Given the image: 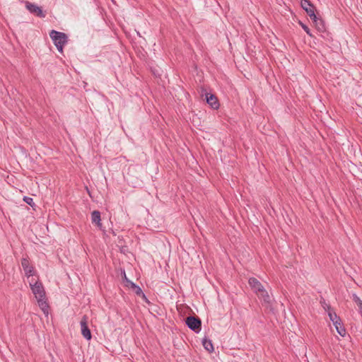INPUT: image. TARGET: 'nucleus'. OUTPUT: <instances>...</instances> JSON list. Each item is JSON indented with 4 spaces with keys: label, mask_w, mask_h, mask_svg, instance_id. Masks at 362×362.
Listing matches in <instances>:
<instances>
[{
    "label": "nucleus",
    "mask_w": 362,
    "mask_h": 362,
    "mask_svg": "<svg viewBox=\"0 0 362 362\" xmlns=\"http://www.w3.org/2000/svg\"><path fill=\"white\" fill-rule=\"evenodd\" d=\"M248 284L263 303L267 305H269L271 304V297L260 281H259L256 278L252 277L249 279Z\"/></svg>",
    "instance_id": "nucleus-1"
},
{
    "label": "nucleus",
    "mask_w": 362,
    "mask_h": 362,
    "mask_svg": "<svg viewBox=\"0 0 362 362\" xmlns=\"http://www.w3.org/2000/svg\"><path fill=\"white\" fill-rule=\"evenodd\" d=\"M49 36L58 51L62 52L63 47L67 42V35L64 33L52 30L49 33Z\"/></svg>",
    "instance_id": "nucleus-2"
},
{
    "label": "nucleus",
    "mask_w": 362,
    "mask_h": 362,
    "mask_svg": "<svg viewBox=\"0 0 362 362\" xmlns=\"http://www.w3.org/2000/svg\"><path fill=\"white\" fill-rule=\"evenodd\" d=\"M29 284L36 299L45 297V291L41 282L31 278L29 280Z\"/></svg>",
    "instance_id": "nucleus-3"
},
{
    "label": "nucleus",
    "mask_w": 362,
    "mask_h": 362,
    "mask_svg": "<svg viewBox=\"0 0 362 362\" xmlns=\"http://www.w3.org/2000/svg\"><path fill=\"white\" fill-rule=\"evenodd\" d=\"M201 96L203 98L205 96V100L209 105L214 110H217L219 107V102L216 96L214 94L209 93L204 88H201Z\"/></svg>",
    "instance_id": "nucleus-4"
},
{
    "label": "nucleus",
    "mask_w": 362,
    "mask_h": 362,
    "mask_svg": "<svg viewBox=\"0 0 362 362\" xmlns=\"http://www.w3.org/2000/svg\"><path fill=\"white\" fill-rule=\"evenodd\" d=\"M185 322L188 327L194 332H199L201 330L202 322L199 317L189 316L186 318Z\"/></svg>",
    "instance_id": "nucleus-5"
},
{
    "label": "nucleus",
    "mask_w": 362,
    "mask_h": 362,
    "mask_svg": "<svg viewBox=\"0 0 362 362\" xmlns=\"http://www.w3.org/2000/svg\"><path fill=\"white\" fill-rule=\"evenodd\" d=\"M24 4L25 8L30 11V13L40 18H44L45 16V14L42 11L41 7L38 6L35 4L31 3L28 1H25Z\"/></svg>",
    "instance_id": "nucleus-6"
},
{
    "label": "nucleus",
    "mask_w": 362,
    "mask_h": 362,
    "mask_svg": "<svg viewBox=\"0 0 362 362\" xmlns=\"http://www.w3.org/2000/svg\"><path fill=\"white\" fill-rule=\"evenodd\" d=\"M21 265L25 272V276L28 279L30 277L33 278V276L35 275V271L34 267L30 264V262L28 257L22 258Z\"/></svg>",
    "instance_id": "nucleus-7"
},
{
    "label": "nucleus",
    "mask_w": 362,
    "mask_h": 362,
    "mask_svg": "<svg viewBox=\"0 0 362 362\" xmlns=\"http://www.w3.org/2000/svg\"><path fill=\"white\" fill-rule=\"evenodd\" d=\"M301 7L306 11L310 19L316 18L315 8L308 0H301Z\"/></svg>",
    "instance_id": "nucleus-8"
},
{
    "label": "nucleus",
    "mask_w": 362,
    "mask_h": 362,
    "mask_svg": "<svg viewBox=\"0 0 362 362\" xmlns=\"http://www.w3.org/2000/svg\"><path fill=\"white\" fill-rule=\"evenodd\" d=\"M88 317L86 315H83L81 320L80 325L83 337L85 339L90 340L92 336L90 330L88 327Z\"/></svg>",
    "instance_id": "nucleus-9"
},
{
    "label": "nucleus",
    "mask_w": 362,
    "mask_h": 362,
    "mask_svg": "<svg viewBox=\"0 0 362 362\" xmlns=\"http://www.w3.org/2000/svg\"><path fill=\"white\" fill-rule=\"evenodd\" d=\"M327 307L329 320L333 322L334 325H339V322H341L340 317L336 314L330 305H327Z\"/></svg>",
    "instance_id": "nucleus-10"
},
{
    "label": "nucleus",
    "mask_w": 362,
    "mask_h": 362,
    "mask_svg": "<svg viewBox=\"0 0 362 362\" xmlns=\"http://www.w3.org/2000/svg\"><path fill=\"white\" fill-rule=\"evenodd\" d=\"M91 221L93 223L97 225L99 228H102L100 212L98 211H93L91 213Z\"/></svg>",
    "instance_id": "nucleus-11"
},
{
    "label": "nucleus",
    "mask_w": 362,
    "mask_h": 362,
    "mask_svg": "<svg viewBox=\"0 0 362 362\" xmlns=\"http://www.w3.org/2000/svg\"><path fill=\"white\" fill-rule=\"evenodd\" d=\"M37 303H38V305H39V307L40 308V309L42 310V312L45 315H47L48 310H49V305L45 300V297L37 298Z\"/></svg>",
    "instance_id": "nucleus-12"
},
{
    "label": "nucleus",
    "mask_w": 362,
    "mask_h": 362,
    "mask_svg": "<svg viewBox=\"0 0 362 362\" xmlns=\"http://www.w3.org/2000/svg\"><path fill=\"white\" fill-rule=\"evenodd\" d=\"M313 23H315V27L317 29V30H319L320 32H324L325 30V24H324V22L322 20V18H318L317 16H316V18H314V19H311Z\"/></svg>",
    "instance_id": "nucleus-13"
},
{
    "label": "nucleus",
    "mask_w": 362,
    "mask_h": 362,
    "mask_svg": "<svg viewBox=\"0 0 362 362\" xmlns=\"http://www.w3.org/2000/svg\"><path fill=\"white\" fill-rule=\"evenodd\" d=\"M202 344L204 349L207 350L209 352H212L214 351V346L211 340L204 339Z\"/></svg>",
    "instance_id": "nucleus-14"
},
{
    "label": "nucleus",
    "mask_w": 362,
    "mask_h": 362,
    "mask_svg": "<svg viewBox=\"0 0 362 362\" xmlns=\"http://www.w3.org/2000/svg\"><path fill=\"white\" fill-rule=\"evenodd\" d=\"M334 327L340 336L344 337L346 335V331L344 327L341 325V321L339 322V325H334Z\"/></svg>",
    "instance_id": "nucleus-15"
},
{
    "label": "nucleus",
    "mask_w": 362,
    "mask_h": 362,
    "mask_svg": "<svg viewBox=\"0 0 362 362\" xmlns=\"http://www.w3.org/2000/svg\"><path fill=\"white\" fill-rule=\"evenodd\" d=\"M352 299L356 303V305H358V308L360 309V310L361 312L362 311V300H361V298L356 294L354 293L352 296Z\"/></svg>",
    "instance_id": "nucleus-16"
},
{
    "label": "nucleus",
    "mask_w": 362,
    "mask_h": 362,
    "mask_svg": "<svg viewBox=\"0 0 362 362\" xmlns=\"http://www.w3.org/2000/svg\"><path fill=\"white\" fill-rule=\"evenodd\" d=\"M23 201L28 204V205L31 206H33L35 205V203L33 202V198L31 197H23Z\"/></svg>",
    "instance_id": "nucleus-17"
},
{
    "label": "nucleus",
    "mask_w": 362,
    "mask_h": 362,
    "mask_svg": "<svg viewBox=\"0 0 362 362\" xmlns=\"http://www.w3.org/2000/svg\"><path fill=\"white\" fill-rule=\"evenodd\" d=\"M300 25H301L303 29L305 31V33L308 35H309L310 36H312V34L310 33V30L309 28L307 25H305L303 23H300Z\"/></svg>",
    "instance_id": "nucleus-18"
},
{
    "label": "nucleus",
    "mask_w": 362,
    "mask_h": 362,
    "mask_svg": "<svg viewBox=\"0 0 362 362\" xmlns=\"http://www.w3.org/2000/svg\"><path fill=\"white\" fill-rule=\"evenodd\" d=\"M132 285L136 288V294L140 295L141 293H142V291L139 286H136L134 284H132Z\"/></svg>",
    "instance_id": "nucleus-19"
},
{
    "label": "nucleus",
    "mask_w": 362,
    "mask_h": 362,
    "mask_svg": "<svg viewBox=\"0 0 362 362\" xmlns=\"http://www.w3.org/2000/svg\"><path fill=\"white\" fill-rule=\"evenodd\" d=\"M320 303H321V304H322V305L323 308H324L326 311H327V305H328V304H327V303H325V300H323L322 301H320Z\"/></svg>",
    "instance_id": "nucleus-20"
}]
</instances>
